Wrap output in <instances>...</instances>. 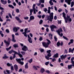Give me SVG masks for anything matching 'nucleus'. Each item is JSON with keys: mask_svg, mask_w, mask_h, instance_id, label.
Here are the masks:
<instances>
[{"mask_svg": "<svg viewBox=\"0 0 74 74\" xmlns=\"http://www.w3.org/2000/svg\"><path fill=\"white\" fill-rule=\"evenodd\" d=\"M34 19V17L33 16H31L30 17V20Z\"/></svg>", "mask_w": 74, "mask_h": 74, "instance_id": "nucleus-26", "label": "nucleus"}, {"mask_svg": "<svg viewBox=\"0 0 74 74\" xmlns=\"http://www.w3.org/2000/svg\"><path fill=\"white\" fill-rule=\"evenodd\" d=\"M0 10H2L1 11V12H3L4 11V10H4V8H3L1 7V5H0Z\"/></svg>", "mask_w": 74, "mask_h": 74, "instance_id": "nucleus-23", "label": "nucleus"}, {"mask_svg": "<svg viewBox=\"0 0 74 74\" xmlns=\"http://www.w3.org/2000/svg\"><path fill=\"white\" fill-rule=\"evenodd\" d=\"M16 12L17 13H19V10L18 9H17L16 10Z\"/></svg>", "mask_w": 74, "mask_h": 74, "instance_id": "nucleus-48", "label": "nucleus"}, {"mask_svg": "<svg viewBox=\"0 0 74 74\" xmlns=\"http://www.w3.org/2000/svg\"><path fill=\"white\" fill-rule=\"evenodd\" d=\"M52 60L53 62H54L55 61H56V60L55 59V58H53L52 59Z\"/></svg>", "mask_w": 74, "mask_h": 74, "instance_id": "nucleus-55", "label": "nucleus"}, {"mask_svg": "<svg viewBox=\"0 0 74 74\" xmlns=\"http://www.w3.org/2000/svg\"><path fill=\"white\" fill-rule=\"evenodd\" d=\"M72 1V0H65V1L66 3H67L69 5H70L71 4V1Z\"/></svg>", "mask_w": 74, "mask_h": 74, "instance_id": "nucleus-16", "label": "nucleus"}, {"mask_svg": "<svg viewBox=\"0 0 74 74\" xmlns=\"http://www.w3.org/2000/svg\"><path fill=\"white\" fill-rule=\"evenodd\" d=\"M68 53L67 50L66 49H65L64 51V53Z\"/></svg>", "mask_w": 74, "mask_h": 74, "instance_id": "nucleus-62", "label": "nucleus"}, {"mask_svg": "<svg viewBox=\"0 0 74 74\" xmlns=\"http://www.w3.org/2000/svg\"><path fill=\"white\" fill-rule=\"evenodd\" d=\"M6 32H7V33H10V31L8 29H6L5 30Z\"/></svg>", "mask_w": 74, "mask_h": 74, "instance_id": "nucleus-44", "label": "nucleus"}, {"mask_svg": "<svg viewBox=\"0 0 74 74\" xmlns=\"http://www.w3.org/2000/svg\"><path fill=\"white\" fill-rule=\"evenodd\" d=\"M74 50H73V49L72 50L71 49V48H70L69 49V52H71V53H73Z\"/></svg>", "mask_w": 74, "mask_h": 74, "instance_id": "nucleus-22", "label": "nucleus"}, {"mask_svg": "<svg viewBox=\"0 0 74 74\" xmlns=\"http://www.w3.org/2000/svg\"><path fill=\"white\" fill-rule=\"evenodd\" d=\"M57 45L58 47H59L60 45V43L59 42H58L57 43Z\"/></svg>", "mask_w": 74, "mask_h": 74, "instance_id": "nucleus-41", "label": "nucleus"}, {"mask_svg": "<svg viewBox=\"0 0 74 74\" xmlns=\"http://www.w3.org/2000/svg\"><path fill=\"white\" fill-rule=\"evenodd\" d=\"M44 71H45V70L44 68H41L40 70V72L42 73H43L44 72Z\"/></svg>", "mask_w": 74, "mask_h": 74, "instance_id": "nucleus-32", "label": "nucleus"}, {"mask_svg": "<svg viewBox=\"0 0 74 74\" xmlns=\"http://www.w3.org/2000/svg\"><path fill=\"white\" fill-rule=\"evenodd\" d=\"M16 61H17L18 63H19V64H21L23 65V64L24 63L23 62H21V60L20 59H16Z\"/></svg>", "mask_w": 74, "mask_h": 74, "instance_id": "nucleus-7", "label": "nucleus"}, {"mask_svg": "<svg viewBox=\"0 0 74 74\" xmlns=\"http://www.w3.org/2000/svg\"><path fill=\"white\" fill-rule=\"evenodd\" d=\"M47 40L48 42L47 43V44L49 45V44H51V41L49 39H47Z\"/></svg>", "mask_w": 74, "mask_h": 74, "instance_id": "nucleus-33", "label": "nucleus"}, {"mask_svg": "<svg viewBox=\"0 0 74 74\" xmlns=\"http://www.w3.org/2000/svg\"><path fill=\"white\" fill-rule=\"evenodd\" d=\"M13 53H14V56H16V55H18L19 56H22V55L21 54V52L19 51H18V52H16L15 51H14Z\"/></svg>", "mask_w": 74, "mask_h": 74, "instance_id": "nucleus-4", "label": "nucleus"}, {"mask_svg": "<svg viewBox=\"0 0 74 74\" xmlns=\"http://www.w3.org/2000/svg\"><path fill=\"white\" fill-rule=\"evenodd\" d=\"M47 53L48 54L47 56H51V50H49L47 51Z\"/></svg>", "mask_w": 74, "mask_h": 74, "instance_id": "nucleus-15", "label": "nucleus"}, {"mask_svg": "<svg viewBox=\"0 0 74 74\" xmlns=\"http://www.w3.org/2000/svg\"><path fill=\"white\" fill-rule=\"evenodd\" d=\"M8 57L6 56H4L3 57V59H7V58H8Z\"/></svg>", "mask_w": 74, "mask_h": 74, "instance_id": "nucleus-45", "label": "nucleus"}, {"mask_svg": "<svg viewBox=\"0 0 74 74\" xmlns=\"http://www.w3.org/2000/svg\"><path fill=\"white\" fill-rule=\"evenodd\" d=\"M39 2L41 3H44V0H40L39 1Z\"/></svg>", "mask_w": 74, "mask_h": 74, "instance_id": "nucleus-43", "label": "nucleus"}, {"mask_svg": "<svg viewBox=\"0 0 74 74\" xmlns=\"http://www.w3.org/2000/svg\"><path fill=\"white\" fill-rule=\"evenodd\" d=\"M15 58V56H14L13 57L11 56L10 57V59L11 60H12L13 59H14Z\"/></svg>", "mask_w": 74, "mask_h": 74, "instance_id": "nucleus-36", "label": "nucleus"}, {"mask_svg": "<svg viewBox=\"0 0 74 74\" xmlns=\"http://www.w3.org/2000/svg\"><path fill=\"white\" fill-rule=\"evenodd\" d=\"M23 73H27V71H25V70H23Z\"/></svg>", "mask_w": 74, "mask_h": 74, "instance_id": "nucleus-64", "label": "nucleus"}, {"mask_svg": "<svg viewBox=\"0 0 74 74\" xmlns=\"http://www.w3.org/2000/svg\"><path fill=\"white\" fill-rule=\"evenodd\" d=\"M47 13H48V14H51V10H48L47 11Z\"/></svg>", "mask_w": 74, "mask_h": 74, "instance_id": "nucleus-60", "label": "nucleus"}, {"mask_svg": "<svg viewBox=\"0 0 74 74\" xmlns=\"http://www.w3.org/2000/svg\"><path fill=\"white\" fill-rule=\"evenodd\" d=\"M4 42L5 43L6 46L7 47H8L10 44V42H9L8 41H6L5 40H4Z\"/></svg>", "mask_w": 74, "mask_h": 74, "instance_id": "nucleus-11", "label": "nucleus"}, {"mask_svg": "<svg viewBox=\"0 0 74 74\" xmlns=\"http://www.w3.org/2000/svg\"><path fill=\"white\" fill-rule=\"evenodd\" d=\"M7 66H12V64H10V63H8L7 64Z\"/></svg>", "mask_w": 74, "mask_h": 74, "instance_id": "nucleus-57", "label": "nucleus"}, {"mask_svg": "<svg viewBox=\"0 0 74 74\" xmlns=\"http://www.w3.org/2000/svg\"><path fill=\"white\" fill-rule=\"evenodd\" d=\"M54 39L55 40L56 42L57 41H58V38H56V36H55L54 37Z\"/></svg>", "mask_w": 74, "mask_h": 74, "instance_id": "nucleus-46", "label": "nucleus"}, {"mask_svg": "<svg viewBox=\"0 0 74 74\" xmlns=\"http://www.w3.org/2000/svg\"><path fill=\"white\" fill-rule=\"evenodd\" d=\"M28 37V41L30 43H32V38L29 36V35H27Z\"/></svg>", "mask_w": 74, "mask_h": 74, "instance_id": "nucleus-13", "label": "nucleus"}, {"mask_svg": "<svg viewBox=\"0 0 74 74\" xmlns=\"http://www.w3.org/2000/svg\"><path fill=\"white\" fill-rule=\"evenodd\" d=\"M52 0H50L49 1V3L51 5H53V3L52 2Z\"/></svg>", "mask_w": 74, "mask_h": 74, "instance_id": "nucleus-29", "label": "nucleus"}, {"mask_svg": "<svg viewBox=\"0 0 74 74\" xmlns=\"http://www.w3.org/2000/svg\"><path fill=\"white\" fill-rule=\"evenodd\" d=\"M43 22V21H42V20H41L39 23L40 25H42V23Z\"/></svg>", "mask_w": 74, "mask_h": 74, "instance_id": "nucleus-42", "label": "nucleus"}, {"mask_svg": "<svg viewBox=\"0 0 74 74\" xmlns=\"http://www.w3.org/2000/svg\"><path fill=\"white\" fill-rule=\"evenodd\" d=\"M33 68L35 69L36 70H37V68H40V66H33Z\"/></svg>", "mask_w": 74, "mask_h": 74, "instance_id": "nucleus-20", "label": "nucleus"}, {"mask_svg": "<svg viewBox=\"0 0 74 74\" xmlns=\"http://www.w3.org/2000/svg\"><path fill=\"white\" fill-rule=\"evenodd\" d=\"M63 17L64 18L65 21L66 23H67V21H69V22H71L72 21V19L70 18V16H68L67 15L66 18V14L64 12H63L62 13Z\"/></svg>", "mask_w": 74, "mask_h": 74, "instance_id": "nucleus-1", "label": "nucleus"}, {"mask_svg": "<svg viewBox=\"0 0 74 74\" xmlns=\"http://www.w3.org/2000/svg\"><path fill=\"white\" fill-rule=\"evenodd\" d=\"M45 16V14L43 15L42 16V18L43 19V18H44Z\"/></svg>", "mask_w": 74, "mask_h": 74, "instance_id": "nucleus-59", "label": "nucleus"}, {"mask_svg": "<svg viewBox=\"0 0 74 74\" xmlns=\"http://www.w3.org/2000/svg\"><path fill=\"white\" fill-rule=\"evenodd\" d=\"M0 34L2 37L4 36V34H3V32L2 31L1 32V33H0Z\"/></svg>", "mask_w": 74, "mask_h": 74, "instance_id": "nucleus-39", "label": "nucleus"}, {"mask_svg": "<svg viewBox=\"0 0 74 74\" xmlns=\"http://www.w3.org/2000/svg\"><path fill=\"white\" fill-rule=\"evenodd\" d=\"M57 32L58 33L59 35L60 36V34L61 32H63V30H62V28H60L59 29H58V31H57Z\"/></svg>", "mask_w": 74, "mask_h": 74, "instance_id": "nucleus-12", "label": "nucleus"}, {"mask_svg": "<svg viewBox=\"0 0 74 74\" xmlns=\"http://www.w3.org/2000/svg\"><path fill=\"white\" fill-rule=\"evenodd\" d=\"M21 54L23 55H25V52L23 51H21Z\"/></svg>", "mask_w": 74, "mask_h": 74, "instance_id": "nucleus-50", "label": "nucleus"}, {"mask_svg": "<svg viewBox=\"0 0 74 74\" xmlns=\"http://www.w3.org/2000/svg\"><path fill=\"white\" fill-rule=\"evenodd\" d=\"M19 29H20L19 27H14L13 28V31L15 32H17L18 30Z\"/></svg>", "mask_w": 74, "mask_h": 74, "instance_id": "nucleus-10", "label": "nucleus"}, {"mask_svg": "<svg viewBox=\"0 0 74 74\" xmlns=\"http://www.w3.org/2000/svg\"><path fill=\"white\" fill-rule=\"evenodd\" d=\"M29 36H31V37H33V34H32L30 33L29 34Z\"/></svg>", "mask_w": 74, "mask_h": 74, "instance_id": "nucleus-63", "label": "nucleus"}, {"mask_svg": "<svg viewBox=\"0 0 74 74\" xmlns=\"http://www.w3.org/2000/svg\"><path fill=\"white\" fill-rule=\"evenodd\" d=\"M68 67L69 69H71V68H72V65H68Z\"/></svg>", "mask_w": 74, "mask_h": 74, "instance_id": "nucleus-40", "label": "nucleus"}, {"mask_svg": "<svg viewBox=\"0 0 74 74\" xmlns=\"http://www.w3.org/2000/svg\"><path fill=\"white\" fill-rule=\"evenodd\" d=\"M42 44L43 46H44V47H45V48H48L49 45L47 44V43H46V42H43Z\"/></svg>", "mask_w": 74, "mask_h": 74, "instance_id": "nucleus-8", "label": "nucleus"}, {"mask_svg": "<svg viewBox=\"0 0 74 74\" xmlns=\"http://www.w3.org/2000/svg\"><path fill=\"white\" fill-rule=\"evenodd\" d=\"M62 60L64 59L65 58H66V56H61L60 57Z\"/></svg>", "mask_w": 74, "mask_h": 74, "instance_id": "nucleus-34", "label": "nucleus"}, {"mask_svg": "<svg viewBox=\"0 0 74 74\" xmlns=\"http://www.w3.org/2000/svg\"><path fill=\"white\" fill-rule=\"evenodd\" d=\"M14 51L13 50H11L9 51V53H10V54H11V53H13Z\"/></svg>", "mask_w": 74, "mask_h": 74, "instance_id": "nucleus-37", "label": "nucleus"}, {"mask_svg": "<svg viewBox=\"0 0 74 74\" xmlns=\"http://www.w3.org/2000/svg\"><path fill=\"white\" fill-rule=\"evenodd\" d=\"M47 11H48V10H47V8H44V11H45V12H47Z\"/></svg>", "mask_w": 74, "mask_h": 74, "instance_id": "nucleus-49", "label": "nucleus"}, {"mask_svg": "<svg viewBox=\"0 0 74 74\" xmlns=\"http://www.w3.org/2000/svg\"><path fill=\"white\" fill-rule=\"evenodd\" d=\"M39 40L40 41H41L42 40V38L41 37H40L39 38Z\"/></svg>", "mask_w": 74, "mask_h": 74, "instance_id": "nucleus-58", "label": "nucleus"}, {"mask_svg": "<svg viewBox=\"0 0 74 74\" xmlns=\"http://www.w3.org/2000/svg\"><path fill=\"white\" fill-rule=\"evenodd\" d=\"M49 38H50L51 40L53 38L52 37L53 36V35L51 34H49Z\"/></svg>", "mask_w": 74, "mask_h": 74, "instance_id": "nucleus-18", "label": "nucleus"}, {"mask_svg": "<svg viewBox=\"0 0 74 74\" xmlns=\"http://www.w3.org/2000/svg\"><path fill=\"white\" fill-rule=\"evenodd\" d=\"M74 2L73 1H72L71 2V7H73V6H74Z\"/></svg>", "mask_w": 74, "mask_h": 74, "instance_id": "nucleus-35", "label": "nucleus"}, {"mask_svg": "<svg viewBox=\"0 0 74 74\" xmlns=\"http://www.w3.org/2000/svg\"><path fill=\"white\" fill-rule=\"evenodd\" d=\"M33 61V59H31L30 60H29V62L30 63H31Z\"/></svg>", "mask_w": 74, "mask_h": 74, "instance_id": "nucleus-53", "label": "nucleus"}, {"mask_svg": "<svg viewBox=\"0 0 74 74\" xmlns=\"http://www.w3.org/2000/svg\"><path fill=\"white\" fill-rule=\"evenodd\" d=\"M1 1L2 4H4V5H5L7 4V3L6 1H4V0H1Z\"/></svg>", "mask_w": 74, "mask_h": 74, "instance_id": "nucleus-14", "label": "nucleus"}, {"mask_svg": "<svg viewBox=\"0 0 74 74\" xmlns=\"http://www.w3.org/2000/svg\"><path fill=\"white\" fill-rule=\"evenodd\" d=\"M12 41L13 42H16V40H15V35L14 34H12Z\"/></svg>", "mask_w": 74, "mask_h": 74, "instance_id": "nucleus-17", "label": "nucleus"}, {"mask_svg": "<svg viewBox=\"0 0 74 74\" xmlns=\"http://www.w3.org/2000/svg\"><path fill=\"white\" fill-rule=\"evenodd\" d=\"M8 42H11V39L10 38H8Z\"/></svg>", "mask_w": 74, "mask_h": 74, "instance_id": "nucleus-54", "label": "nucleus"}, {"mask_svg": "<svg viewBox=\"0 0 74 74\" xmlns=\"http://www.w3.org/2000/svg\"><path fill=\"white\" fill-rule=\"evenodd\" d=\"M13 47H14V48H18V44H14L13 45Z\"/></svg>", "mask_w": 74, "mask_h": 74, "instance_id": "nucleus-28", "label": "nucleus"}, {"mask_svg": "<svg viewBox=\"0 0 74 74\" xmlns=\"http://www.w3.org/2000/svg\"><path fill=\"white\" fill-rule=\"evenodd\" d=\"M50 56H45V58L47 59V60H49V57H50Z\"/></svg>", "mask_w": 74, "mask_h": 74, "instance_id": "nucleus-38", "label": "nucleus"}, {"mask_svg": "<svg viewBox=\"0 0 74 74\" xmlns=\"http://www.w3.org/2000/svg\"><path fill=\"white\" fill-rule=\"evenodd\" d=\"M39 51H40V52L42 53V52H44V49L42 48H40L39 49Z\"/></svg>", "mask_w": 74, "mask_h": 74, "instance_id": "nucleus-24", "label": "nucleus"}, {"mask_svg": "<svg viewBox=\"0 0 74 74\" xmlns=\"http://www.w3.org/2000/svg\"><path fill=\"white\" fill-rule=\"evenodd\" d=\"M50 27L51 32H53L54 31V29H57V27L53 25H51Z\"/></svg>", "mask_w": 74, "mask_h": 74, "instance_id": "nucleus-3", "label": "nucleus"}, {"mask_svg": "<svg viewBox=\"0 0 74 74\" xmlns=\"http://www.w3.org/2000/svg\"><path fill=\"white\" fill-rule=\"evenodd\" d=\"M14 67L15 70L16 71H17V70H18V66H17L16 65H15Z\"/></svg>", "mask_w": 74, "mask_h": 74, "instance_id": "nucleus-25", "label": "nucleus"}, {"mask_svg": "<svg viewBox=\"0 0 74 74\" xmlns=\"http://www.w3.org/2000/svg\"><path fill=\"white\" fill-rule=\"evenodd\" d=\"M24 19H25L26 20H27V19H28L29 17H25L24 18Z\"/></svg>", "mask_w": 74, "mask_h": 74, "instance_id": "nucleus-56", "label": "nucleus"}, {"mask_svg": "<svg viewBox=\"0 0 74 74\" xmlns=\"http://www.w3.org/2000/svg\"><path fill=\"white\" fill-rule=\"evenodd\" d=\"M49 61L46 62L45 63V65L46 66L48 65L49 64Z\"/></svg>", "mask_w": 74, "mask_h": 74, "instance_id": "nucleus-52", "label": "nucleus"}, {"mask_svg": "<svg viewBox=\"0 0 74 74\" xmlns=\"http://www.w3.org/2000/svg\"><path fill=\"white\" fill-rule=\"evenodd\" d=\"M15 19H16L17 21H19V20H20V18L17 16H16L15 17Z\"/></svg>", "mask_w": 74, "mask_h": 74, "instance_id": "nucleus-47", "label": "nucleus"}, {"mask_svg": "<svg viewBox=\"0 0 74 74\" xmlns=\"http://www.w3.org/2000/svg\"><path fill=\"white\" fill-rule=\"evenodd\" d=\"M35 7H36V4H34L33 6V8L34 10V14H36V12H38V10L36 9Z\"/></svg>", "mask_w": 74, "mask_h": 74, "instance_id": "nucleus-5", "label": "nucleus"}, {"mask_svg": "<svg viewBox=\"0 0 74 74\" xmlns=\"http://www.w3.org/2000/svg\"><path fill=\"white\" fill-rule=\"evenodd\" d=\"M63 38L64 39H65L66 40H67V41H69V39L67 38L66 37L63 36Z\"/></svg>", "mask_w": 74, "mask_h": 74, "instance_id": "nucleus-30", "label": "nucleus"}, {"mask_svg": "<svg viewBox=\"0 0 74 74\" xmlns=\"http://www.w3.org/2000/svg\"><path fill=\"white\" fill-rule=\"evenodd\" d=\"M9 16L10 18H12V16H11V14L9 13Z\"/></svg>", "mask_w": 74, "mask_h": 74, "instance_id": "nucleus-61", "label": "nucleus"}, {"mask_svg": "<svg viewBox=\"0 0 74 74\" xmlns=\"http://www.w3.org/2000/svg\"><path fill=\"white\" fill-rule=\"evenodd\" d=\"M46 17L47 18V20L50 22H52V19H53V13L51 12L49 16H47Z\"/></svg>", "mask_w": 74, "mask_h": 74, "instance_id": "nucleus-2", "label": "nucleus"}, {"mask_svg": "<svg viewBox=\"0 0 74 74\" xmlns=\"http://www.w3.org/2000/svg\"><path fill=\"white\" fill-rule=\"evenodd\" d=\"M28 30V28H26L25 29L24 31L25 32H24L23 33V34H24V36L25 37H27V30Z\"/></svg>", "mask_w": 74, "mask_h": 74, "instance_id": "nucleus-6", "label": "nucleus"}, {"mask_svg": "<svg viewBox=\"0 0 74 74\" xmlns=\"http://www.w3.org/2000/svg\"><path fill=\"white\" fill-rule=\"evenodd\" d=\"M71 63L72 64L73 66H74V61H71Z\"/></svg>", "mask_w": 74, "mask_h": 74, "instance_id": "nucleus-51", "label": "nucleus"}, {"mask_svg": "<svg viewBox=\"0 0 74 74\" xmlns=\"http://www.w3.org/2000/svg\"><path fill=\"white\" fill-rule=\"evenodd\" d=\"M28 49L27 47L26 46H24L22 48V50L24 51H26Z\"/></svg>", "mask_w": 74, "mask_h": 74, "instance_id": "nucleus-9", "label": "nucleus"}, {"mask_svg": "<svg viewBox=\"0 0 74 74\" xmlns=\"http://www.w3.org/2000/svg\"><path fill=\"white\" fill-rule=\"evenodd\" d=\"M25 69H28V63H26V64L25 65Z\"/></svg>", "mask_w": 74, "mask_h": 74, "instance_id": "nucleus-27", "label": "nucleus"}, {"mask_svg": "<svg viewBox=\"0 0 74 74\" xmlns=\"http://www.w3.org/2000/svg\"><path fill=\"white\" fill-rule=\"evenodd\" d=\"M30 14L29 15L30 16H31V15H32V12H34V10H33V9H30Z\"/></svg>", "mask_w": 74, "mask_h": 74, "instance_id": "nucleus-21", "label": "nucleus"}, {"mask_svg": "<svg viewBox=\"0 0 74 74\" xmlns=\"http://www.w3.org/2000/svg\"><path fill=\"white\" fill-rule=\"evenodd\" d=\"M8 6L9 7H10V8H12V9H14V7L12 5H10V4Z\"/></svg>", "mask_w": 74, "mask_h": 74, "instance_id": "nucleus-31", "label": "nucleus"}, {"mask_svg": "<svg viewBox=\"0 0 74 74\" xmlns=\"http://www.w3.org/2000/svg\"><path fill=\"white\" fill-rule=\"evenodd\" d=\"M74 42V40L73 39H72L70 40V42H69L68 43V45H70L71 44H73V42Z\"/></svg>", "mask_w": 74, "mask_h": 74, "instance_id": "nucleus-19", "label": "nucleus"}]
</instances>
